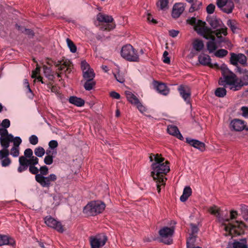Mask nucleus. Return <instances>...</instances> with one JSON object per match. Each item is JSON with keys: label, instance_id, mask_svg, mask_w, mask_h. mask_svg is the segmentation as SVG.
Here are the masks:
<instances>
[{"label": "nucleus", "instance_id": "1a4fd4ad", "mask_svg": "<svg viewBox=\"0 0 248 248\" xmlns=\"http://www.w3.org/2000/svg\"><path fill=\"white\" fill-rule=\"evenodd\" d=\"M174 228L171 227H164L159 232V235L161 238V241L166 244H170L172 243V240L171 238L174 233Z\"/></svg>", "mask_w": 248, "mask_h": 248}, {"label": "nucleus", "instance_id": "0e129e2a", "mask_svg": "<svg viewBox=\"0 0 248 248\" xmlns=\"http://www.w3.org/2000/svg\"><path fill=\"white\" fill-rule=\"evenodd\" d=\"M44 162L47 165L51 164L53 162V156H46Z\"/></svg>", "mask_w": 248, "mask_h": 248}, {"label": "nucleus", "instance_id": "c85d7f7f", "mask_svg": "<svg viewBox=\"0 0 248 248\" xmlns=\"http://www.w3.org/2000/svg\"><path fill=\"white\" fill-rule=\"evenodd\" d=\"M16 29L22 33H24L25 34L28 35L29 37H33L34 35L33 31L31 29H26L24 27L20 26L17 24H16Z\"/></svg>", "mask_w": 248, "mask_h": 248}, {"label": "nucleus", "instance_id": "4d7b16f0", "mask_svg": "<svg viewBox=\"0 0 248 248\" xmlns=\"http://www.w3.org/2000/svg\"><path fill=\"white\" fill-rule=\"evenodd\" d=\"M154 180L156 181V186H157V189L158 191V192L159 193L160 192V186H164L165 183V179H163V182H159V180L158 179H154Z\"/></svg>", "mask_w": 248, "mask_h": 248}, {"label": "nucleus", "instance_id": "864d4df0", "mask_svg": "<svg viewBox=\"0 0 248 248\" xmlns=\"http://www.w3.org/2000/svg\"><path fill=\"white\" fill-rule=\"evenodd\" d=\"M190 226L191 227V233L190 234L197 235L199 231V228L198 226L192 223H191Z\"/></svg>", "mask_w": 248, "mask_h": 248}, {"label": "nucleus", "instance_id": "3c124183", "mask_svg": "<svg viewBox=\"0 0 248 248\" xmlns=\"http://www.w3.org/2000/svg\"><path fill=\"white\" fill-rule=\"evenodd\" d=\"M81 68L83 72L91 69L90 65L85 61H83L81 62Z\"/></svg>", "mask_w": 248, "mask_h": 248}, {"label": "nucleus", "instance_id": "aec40b11", "mask_svg": "<svg viewBox=\"0 0 248 248\" xmlns=\"http://www.w3.org/2000/svg\"><path fill=\"white\" fill-rule=\"evenodd\" d=\"M154 88L160 93L166 95L169 93V90L164 83H159L156 81L153 82Z\"/></svg>", "mask_w": 248, "mask_h": 248}, {"label": "nucleus", "instance_id": "a19ab883", "mask_svg": "<svg viewBox=\"0 0 248 248\" xmlns=\"http://www.w3.org/2000/svg\"><path fill=\"white\" fill-rule=\"evenodd\" d=\"M208 211L211 214L216 216L219 218L221 217L219 209L216 206L210 207Z\"/></svg>", "mask_w": 248, "mask_h": 248}, {"label": "nucleus", "instance_id": "b1692460", "mask_svg": "<svg viewBox=\"0 0 248 248\" xmlns=\"http://www.w3.org/2000/svg\"><path fill=\"white\" fill-rule=\"evenodd\" d=\"M48 148L46 151V155H56L58 143L56 140H51L48 143Z\"/></svg>", "mask_w": 248, "mask_h": 248}, {"label": "nucleus", "instance_id": "6e6d98bb", "mask_svg": "<svg viewBox=\"0 0 248 248\" xmlns=\"http://www.w3.org/2000/svg\"><path fill=\"white\" fill-rule=\"evenodd\" d=\"M168 54H169V53H168V52L167 51H165L164 52V53H163V62L165 63L170 64V59L168 56Z\"/></svg>", "mask_w": 248, "mask_h": 248}, {"label": "nucleus", "instance_id": "4468645a", "mask_svg": "<svg viewBox=\"0 0 248 248\" xmlns=\"http://www.w3.org/2000/svg\"><path fill=\"white\" fill-rule=\"evenodd\" d=\"M107 241V237L105 235H98L91 237L90 244L91 248H100L103 246Z\"/></svg>", "mask_w": 248, "mask_h": 248}, {"label": "nucleus", "instance_id": "49530a36", "mask_svg": "<svg viewBox=\"0 0 248 248\" xmlns=\"http://www.w3.org/2000/svg\"><path fill=\"white\" fill-rule=\"evenodd\" d=\"M227 25L231 28V30L233 32H235L236 30L237 29L236 26V23L234 21L231 20H228L227 21Z\"/></svg>", "mask_w": 248, "mask_h": 248}, {"label": "nucleus", "instance_id": "4be33fe9", "mask_svg": "<svg viewBox=\"0 0 248 248\" xmlns=\"http://www.w3.org/2000/svg\"><path fill=\"white\" fill-rule=\"evenodd\" d=\"M206 20L211 27L214 29H216L218 27H221L223 24L222 21L220 19L217 18L216 16H207Z\"/></svg>", "mask_w": 248, "mask_h": 248}, {"label": "nucleus", "instance_id": "8fccbe9b", "mask_svg": "<svg viewBox=\"0 0 248 248\" xmlns=\"http://www.w3.org/2000/svg\"><path fill=\"white\" fill-rule=\"evenodd\" d=\"M30 143L33 145H36L38 143V138L34 135H32L29 137V139Z\"/></svg>", "mask_w": 248, "mask_h": 248}, {"label": "nucleus", "instance_id": "c03bdc74", "mask_svg": "<svg viewBox=\"0 0 248 248\" xmlns=\"http://www.w3.org/2000/svg\"><path fill=\"white\" fill-rule=\"evenodd\" d=\"M0 161L2 166L6 167L11 163V160L8 156H0Z\"/></svg>", "mask_w": 248, "mask_h": 248}, {"label": "nucleus", "instance_id": "ea45409f", "mask_svg": "<svg viewBox=\"0 0 248 248\" xmlns=\"http://www.w3.org/2000/svg\"><path fill=\"white\" fill-rule=\"evenodd\" d=\"M66 41L67 46L70 49V51L72 53L76 52L77 48L74 42L69 38H67Z\"/></svg>", "mask_w": 248, "mask_h": 248}, {"label": "nucleus", "instance_id": "e433bc0d", "mask_svg": "<svg viewBox=\"0 0 248 248\" xmlns=\"http://www.w3.org/2000/svg\"><path fill=\"white\" fill-rule=\"evenodd\" d=\"M240 209L242 217L247 222H248V206L245 205H242Z\"/></svg>", "mask_w": 248, "mask_h": 248}, {"label": "nucleus", "instance_id": "6e6552de", "mask_svg": "<svg viewBox=\"0 0 248 248\" xmlns=\"http://www.w3.org/2000/svg\"><path fill=\"white\" fill-rule=\"evenodd\" d=\"M97 20L100 22L107 23L102 27L104 31H109L115 27V24L113 23V18L111 16L99 13L97 15Z\"/></svg>", "mask_w": 248, "mask_h": 248}, {"label": "nucleus", "instance_id": "20e7f679", "mask_svg": "<svg viewBox=\"0 0 248 248\" xmlns=\"http://www.w3.org/2000/svg\"><path fill=\"white\" fill-rule=\"evenodd\" d=\"M105 208V204L100 202H92L85 206L83 212L88 216H93L102 213Z\"/></svg>", "mask_w": 248, "mask_h": 248}, {"label": "nucleus", "instance_id": "69168bd1", "mask_svg": "<svg viewBox=\"0 0 248 248\" xmlns=\"http://www.w3.org/2000/svg\"><path fill=\"white\" fill-rule=\"evenodd\" d=\"M41 174L43 176L46 175L48 173V168L46 166L41 167L40 169Z\"/></svg>", "mask_w": 248, "mask_h": 248}, {"label": "nucleus", "instance_id": "423d86ee", "mask_svg": "<svg viewBox=\"0 0 248 248\" xmlns=\"http://www.w3.org/2000/svg\"><path fill=\"white\" fill-rule=\"evenodd\" d=\"M246 228H248V226L243 221L236 220L234 223L225 226V230L231 235H240L244 233V229Z\"/></svg>", "mask_w": 248, "mask_h": 248}, {"label": "nucleus", "instance_id": "a18cd8bd", "mask_svg": "<svg viewBox=\"0 0 248 248\" xmlns=\"http://www.w3.org/2000/svg\"><path fill=\"white\" fill-rule=\"evenodd\" d=\"M228 53V51L224 49H220L217 50L215 53V55L218 58H223Z\"/></svg>", "mask_w": 248, "mask_h": 248}, {"label": "nucleus", "instance_id": "09e8293b", "mask_svg": "<svg viewBox=\"0 0 248 248\" xmlns=\"http://www.w3.org/2000/svg\"><path fill=\"white\" fill-rule=\"evenodd\" d=\"M229 0H217V7L222 11V9L225 7L226 3Z\"/></svg>", "mask_w": 248, "mask_h": 248}, {"label": "nucleus", "instance_id": "72a5a7b5", "mask_svg": "<svg viewBox=\"0 0 248 248\" xmlns=\"http://www.w3.org/2000/svg\"><path fill=\"white\" fill-rule=\"evenodd\" d=\"M83 77L85 79H93L95 77V74L93 69L85 71L83 72Z\"/></svg>", "mask_w": 248, "mask_h": 248}, {"label": "nucleus", "instance_id": "412c9836", "mask_svg": "<svg viewBox=\"0 0 248 248\" xmlns=\"http://www.w3.org/2000/svg\"><path fill=\"white\" fill-rule=\"evenodd\" d=\"M185 10L184 4L182 3H178L174 5L172 11V16L177 18L183 13Z\"/></svg>", "mask_w": 248, "mask_h": 248}, {"label": "nucleus", "instance_id": "052dcab7", "mask_svg": "<svg viewBox=\"0 0 248 248\" xmlns=\"http://www.w3.org/2000/svg\"><path fill=\"white\" fill-rule=\"evenodd\" d=\"M116 79L120 83H124L125 81L123 75H120L119 73L114 75Z\"/></svg>", "mask_w": 248, "mask_h": 248}, {"label": "nucleus", "instance_id": "f257e3e1", "mask_svg": "<svg viewBox=\"0 0 248 248\" xmlns=\"http://www.w3.org/2000/svg\"><path fill=\"white\" fill-rule=\"evenodd\" d=\"M150 160L153 162L151 165L152 171L151 176L154 179H158L159 182H163L166 178L165 175L170 170L169 162L162 157V156H149Z\"/></svg>", "mask_w": 248, "mask_h": 248}, {"label": "nucleus", "instance_id": "39448f33", "mask_svg": "<svg viewBox=\"0 0 248 248\" xmlns=\"http://www.w3.org/2000/svg\"><path fill=\"white\" fill-rule=\"evenodd\" d=\"M121 55L124 59L130 62H139L140 60L137 51L130 44L122 47Z\"/></svg>", "mask_w": 248, "mask_h": 248}, {"label": "nucleus", "instance_id": "0eeeda50", "mask_svg": "<svg viewBox=\"0 0 248 248\" xmlns=\"http://www.w3.org/2000/svg\"><path fill=\"white\" fill-rule=\"evenodd\" d=\"M235 72L240 74V77L238 78V82L234 87L233 91L240 90L243 86L248 85V70L246 69L237 67Z\"/></svg>", "mask_w": 248, "mask_h": 248}, {"label": "nucleus", "instance_id": "c756f323", "mask_svg": "<svg viewBox=\"0 0 248 248\" xmlns=\"http://www.w3.org/2000/svg\"><path fill=\"white\" fill-rule=\"evenodd\" d=\"M191 188L189 186H186L184 189L182 195L180 197V201L182 202H186L191 195Z\"/></svg>", "mask_w": 248, "mask_h": 248}, {"label": "nucleus", "instance_id": "58836bf2", "mask_svg": "<svg viewBox=\"0 0 248 248\" xmlns=\"http://www.w3.org/2000/svg\"><path fill=\"white\" fill-rule=\"evenodd\" d=\"M95 85V82L93 81V79H86L84 84V87L86 90L90 91L93 88Z\"/></svg>", "mask_w": 248, "mask_h": 248}, {"label": "nucleus", "instance_id": "7c9ffc66", "mask_svg": "<svg viewBox=\"0 0 248 248\" xmlns=\"http://www.w3.org/2000/svg\"><path fill=\"white\" fill-rule=\"evenodd\" d=\"M232 247L233 248H248L246 239H242L239 241H234L232 243Z\"/></svg>", "mask_w": 248, "mask_h": 248}, {"label": "nucleus", "instance_id": "cd10ccee", "mask_svg": "<svg viewBox=\"0 0 248 248\" xmlns=\"http://www.w3.org/2000/svg\"><path fill=\"white\" fill-rule=\"evenodd\" d=\"M13 140V136L10 134L9 136H6L5 138H0V141L1 146L5 149L9 146V144L11 141Z\"/></svg>", "mask_w": 248, "mask_h": 248}, {"label": "nucleus", "instance_id": "2f4dec72", "mask_svg": "<svg viewBox=\"0 0 248 248\" xmlns=\"http://www.w3.org/2000/svg\"><path fill=\"white\" fill-rule=\"evenodd\" d=\"M234 7V5L233 2L232 0H229L225 7L222 9V11L227 14H230L232 13Z\"/></svg>", "mask_w": 248, "mask_h": 248}, {"label": "nucleus", "instance_id": "9b49d317", "mask_svg": "<svg viewBox=\"0 0 248 248\" xmlns=\"http://www.w3.org/2000/svg\"><path fill=\"white\" fill-rule=\"evenodd\" d=\"M57 179V176L54 174H51L47 177H45L41 174L35 175L36 181L43 187H49L51 182H54Z\"/></svg>", "mask_w": 248, "mask_h": 248}, {"label": "nucleus", "instance_id": "5fc2aeb1", "mask_svg": "<svg viewBox=\"0 0 248 248\" xmlns=\"http://www.w3.org/2000/svg\"><path fill=\"white\" fill-rule=\"evenodd\" d=\"M215 5L213 4H209L206 7V12L209 14H212L214 12Z\"/></svg>", "mask_w": 248, "mask_h": 248}, {"label": "nucleus", "instance_id": "338daca9", "mask_svg": "<svg viewBox=\"0 0 248 248\" xmlns=\"http://www.w3.org/2000/svg\"><path fill=\"white\" fill-rule=\"evenodd\" d=\"M26 93L28 98L30 99H33L34 97V94L31 88L26 90Z\"/></svg>", "mask_w": 248, "mask_h": 248}, {"label": "nucleus", "instance_id": "c9c22d12", "mask_svg": "<svg viewBox=\"0 0 248 248\" xmlns=\"http://www.w3.org/2000/svg\"><path fill=\"white\" fill-rule=\"evenodd\" d=\"M126 97L131 104L137 105L140 102L139 99L136 96L131 93H126Z\"/></svg>", "mask_w": 248, "mask_h": 248}, {"label": "nucleus", "instance_id": "a878e982", "mask_svg": "<svg viewBox=\"0 0 248 248\" xmlns=\"http://www.w3.org/2000/svg\"><path fill=\"white\" fill-rule=\"evenodd\" d=\"M69 102L77 107H82L84 106L85 103L83 99L75 96L70 97Z\"/></svg>", "mask_w": 248, "mask_h": 248}, {"label": "nucleus", "instance_id": "e2e57ef3", "mask_svg": "<svg viewBox=\"0 0 248 248\" xmlns=\"http://www.w3.org/2000/svg\"><path fill=\"white\" fill-rule=\"evenodd\" d=\"M241 110L242 112V116L245 118L248 117V108L243 106L241 107Z\"/></svg>", "mask_w": 248, "mask_h": 248}, {"label": "nucleus", "instance_id": "dca6fc26", "mask_svg": "<svg viewBox=\"0 0 248 248\" xmlns=\"http://www.w3.org/2000/svg\"><path fill=\"white\" fill-rule=\"evenodd\" d=\"M53 64L58 67V70L61 71H64L70 73L71 70V66H72V62L68 60L58 61L57 62H53Z\"/></svg>", "mask_w": 248, "mask_h": 248}, {"label": "nucleus", "instance_id": "393cba45", "mask_svg": "<svg viewBox=\"0 0 248 248\" xmlns=\"http://www.w3.org/2000/svg\"><path fill=\"white\" fill-rule=\"evenodd\" d=\"M15 245V240L6 235L0 234V246L3 245H10L14 246Z\"/></svg>", "mask_w": 248, "mask_h": 248}, {"label": "nucleus", "instance_id": "de8ad7c7", "mask_svg": "<svg viewBox=\"0 0 248 248\" xmlns=\"http://www.w3.org/2000/svg\"><path fill=\"white\" fill-rule=\"evenodd\" d=\"M214 35H221L223 34L226 36L227 34V28L226 27L221 28L220 29L214 31Z\"/></svg>", "mask_w": 248, "mask_h": 248}, {"label": "nucleus", "instance_id": "603ef678", "mask_svg": "<svg viewBox=\"0 0 248 248\" xmlns=\"http://www.w3.org/2000/svg\"><path fill=\"white\" fill-rule=\"evenodd\" d=\"M35 155H44L45 154V149L42 147H38L34 150Z\"/></svg>", "mask_w": 248, "mask_h": 248}, {"label": "nucleus", "instance_id": "7ed1b4c3", "mask_svg": "<svg viewBox=\"0 0 248 248\" xmlns=\"http://www.w3.org/2000/svg\"><path fill=\"white\" fill-rule=\"evenodd\" d=\"M221 73L223 78H220L219 79L218 84L224 87L226 85H230V90L233 91L232 89L238 82V77L226 66L221 68Z\"/></svg>", "mask_w": 248, "mask_h": 248}, {"label": "nucleus", "instance_id": "ddd939ff", "mask_svg": "<svg viewBox=\"0 0 248 248\" xmlns=\"http://www.w3.org/2000/svg\"><path fill=\"white\" fill-rule=\"evenodd\" d=\"M45 222L47 226L55 229L60 232H62L64 231L61 223L51 216L46 217L45 218Z\"/></svg>", "mask_w": 248, "mask_h": 248}, {"label": "nucleus", "instance_id": "5701e85b", "mask_svg": "<svg viewBox=\"0 0 248 248\" xmlns=\"http://www.w3.org/2000/svg\"><path fill=\"white\" fill-rule=\"evenodd\" d=\"M198 61L200 64L204 66H208L213 68V65L211 63V59L208 55L202 53L198 57Z\"/></svg>", "mask_w": 248, "mask_h": 248}, {"label": "nucleus", "instance_id": "680f3d73", "mask_svg": "<svg viewBox=\"0 0 248 248\" xmlns=\"http://www.w3.org/2000/svg\"><path fill=\"white\" fill-rule=\"evenodd\" d=\"M19 147H16L14 146L11 150V155H19Z\"/></svg>", "mask_w": 248, "mask_h": 248}, {"label": "nucleus", "instance_id": "f704fd0d", "mask_svg": "<svg viewBox=\"0 0 248 248\" xmlns=\"http://www.w3.org/2000/svg\"><path fill=\"white\" fill-rule=\"evenodd\" d=\"M196 238L197 235L189 234L186 241L187 248H191L194 246Z\"/></svg>", "mask_w": 248, "mask_h": 248}, {"label": "nucleus", "instance_id": "bf43d9fd", "mask_svg": "<svg viewBox=\"0 0 248 248\" xmlns=\"http://www.w3.org/2000/svg\"><path fill=\"white\" fill-rule=\"evenodd\" d=\"M1 125L4 128H7L10 126V121L8 119H5L2 121Z\"/></svg>", "mask_w": 248, "mask_h": 248}, {"label": "nucleus", "instance_id": "f8f14e48", "mask_svg": "<svg viewBox=\"0 0 248 248\" xmlns=\"http://www.w3.org/2000/svg\"><path fill=\"white\" fill-rule=\"evenodd\" d=\"M205 25L206 23L205 22L201 20H198L196 25L194 26V29L197 33L202 35L203 37L204 35L211 33V32H215L213 31L210 28L206 26Z\"/></svg>", "mask_w": 248, "mask_h": 248}, {"label": "nucleus", "instance_id": "774afa93", "mask_svg": "<svg viewBox=\"0 0 248 248\" xmlns=\"http://www.w3.org/2000/svg\"><path fill=\"white\" fill-rule=\"evenodd\" d=\"M109 94H110V96L113 98L116 99H119L120 98V94L115 91L111 92Z\"/></svg>", "mask_w": 248, "mask_h": 248}, {"label": "nucleus", "instance_id": "37998d69", "mask_svg": "<svg viewBox=\"0 0 248 248\" xmlns=\"http://www.w3.org/2000/svg\"><path fill=\"white\" fill-rule=\"evenodd\" d=\"M169 1V0H159L156 5L161 10H165L168 8Z\"/></svg>", "mask_w": 248, "mask_h": 248}, {"label": "nucleus", "instance_id": "6ab92c4d", "mask_svg": "<svg viewBox=\"0 0 248 248\" xmlns=\"http://www.w3.org/2000/svg\"><path fill=\"white\" fill-rule=\"evenodd\" d=\"M186 142L190 146H193L201 151H203L205 149L204 143L199 140L187 138H186Z\"/></svg>", "mask_w": 248, "mask_h": 248}, {"label": "nucleus", "instance_id": "a211bd4d", "mask_svg": "<svg viewBox=\"0 0 248 248\" xmlns=\"http://www.w3.org/2000/svg\"><path fill=\"white\" fill-rule=\"evenodd\" d=\"M206 39H211L210 41H209L207 44V47L210 53L213 52L217 48V46L215 42L216 37L214 35V32H211L206 35H204L203 37Z\"/></svg>", "mask_w": 248, "mask_h": 248}, {"label": "nucleus", "instance_id": "bb28decb", "mask_svg": "<svg viewBox=\"0 0 248 248\" xmlns=\"http://www.w3.org/2000/svg\"><path fill=\"white\" fill-rule=\"evenodd\" d=\"M43 68L45 77L47 78L49 81H53L55 76L52 72L51 68L44 65L43 66Z\"/></svg>", "mask_w": 248, "mask_h": 248}, {"label": "nucleus", "instance_id": "9d476101", "mask_svg": "<svg viewBox=\"0 0 248 248\" xmlns=\"http://www.w3.org/2000/svg\"><path fill=\"white\" fill-rule=\"evenodd\" d=\"M231 57L230 59V63L234 66L238 67V64L240 63L242 65L245 66L247 64V58L246 56L242 53L236 54L233 52L230 53Z\"/></svg>", "mask_w": 248, "mask_h": 248}, {"label": "nucleus", "instance_id": "473e14b6", "mask_svg": "<svg viewBox=\"0 0 248 248\" xmlns=\"http://www.w3.org/2000/svg\"><path fill=\"white\" fill-rule=\"evenodd\" d=\"M193 47L197 51H201L204 47L203 41L198 39L195 40L193 43Z\"/></svg>", "mask_w": 248, "mask_h": 248}, {"label": "nucleus", "instance_id": "2eb2a0df", "mask_svg": "<svg viewBox=\"0 0 248 248\" xmlns=\"http://www.w3.org/2000/svg\"><path fill=\"white\" fill-rule=\"evenodd\" d=\"M178 91L186 104H191V91L190 88L186 85H181L178 88Z\"/></svg>", "mask_w": 248, "mask_h": 248}, {"label": "nucleus", "instance_id": "13d9d810", "mask_svg": "<svg viewBox=\"0 0 248 248\" xmlns=\"http://www.w3.org/2000/svg\"><path fill=\"white\" fill-rule=\"evenodd\" d=\"M13 141L14 142V146L16 147H19L22 142L21 138L19 137H16L15 138H13Z\"/></svg>", "mask_w": 248, "mask_h": 248}, {"label": "nucleus", "instance_id": "f3484780", "mask_svg": "<svg viewBox=\"0 0 248 248\" xmlns=\"http://www.w3.org/2000/svg\"><path fill=\"white\" fill-rule=\"evenodd\" d=\"M230 125L231 127L236 131H241L244 129L248 131V127H246L245 122L238 119L232 120L231 122Z\"/></svg>", "mask_w": 248, "mask_h": 248}, {"label": "nucleus", "instance_id": "79ce46f5", "mask_svg": "<svg viewBox=\"0 0 248 248\" xmlns=\"http://www.w3.org/2000/svg\"><path fill=\"white\" fill-rule=\"evenodd\" d=\"M168 132L169 134L175 136L177 133L179 132L178 127L174 125H169L167 128Z\"/></svg>", "mask_w": 248, "mask_h": 248}, {"label": "nucleus", "instance_id": "4c0bfd02", "mask_svg": "<svg viewBox=\"0 0 248 248\" xmlns=\"http://www.w3.org/2000/svg\"><path fill=\"white\" fill-rule=\"evenodd\" d=\"M227 91L224 87L217 88L215 92V95L219 97H223L226 95Z\"/></svg>", "mask_w": 248, "mask_h": 248}, {"label": "nucleus", "instance_id": "f03ea898", "mask_svg": "<svg viewBox=\"0 0 248 248\" xmlns=\"http://www.w3.org/2000/svg\"><path fill=\"white\" fill-rule=\"evenodd\" d=\"M19 166L17 169L19 172L26 170L29 167V170L33 174H39V170L34 166L38 163V159L35 156H21L19 158Z\"/></svg>", "mask_w": 248, "mask_h": 248}]
</instances>
